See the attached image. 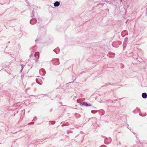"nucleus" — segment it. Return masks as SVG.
<instances>
[{"label":"nucleus","instance_id":"20e7f679","mask_svg":"<svg viewBox=\"0 0 147 147\" xmlns=\"http://www.w3.org/2000/svg\"><path fill=\"white\" fill-rule=\"evenodd\" d=\"M36 22V20L35 19H32L30 21V23L31 24H34Z\"/></svg>","mask_w":147,"mask_h":147},{"label":"nucleus","instance_id":"1a4fd4ad","mask_svg":"<svg viewBox=\"0 0 147 147\" xmlns=\"http://www.w3.org/2000/svg\"><path fill=\"white\" fill-rule=\"evenodd\" d=\"M34 10H33L32 11V13H31V18H33L34 17Z\"/></svg>","mask_w":147,"mask_h":147},{"label":"nucleus","instance_id":"39448f33","mask_svg":"<svg viewBox=\"0 0 147 147\" xmlns=\"http://www.w3.org/2000/svg\"><path fill=\"white\" fill-rule=\"evenodd\" d=\"M60 5V2L58 1H56L54 3V5L55 7H58Z\"/></svg>","mask_w":147,"mask_h":147},{"label":"nucleus","instance_id":"f03ea898","mask_svg":"<svg viewBox=\"0 0 147 147\" xmlns=\"http://www.w3.org/2000/svg\"><path fill=\"white\" fill-rule=\"evenodd\" d=\"M128 40L127 38H125L124 40L123 44V49H124L126 47Z\"/></svg>","mask_w":147,"mask_h":147},{"label":"nucleus","instance_id":"f3484780","mask_svg":"<svg viewBox=\"0 0 147 147\" xmlns=\"http://www.w3.org/2000/svg\"><path fill=\"white\" fill-rule=\"evenodd\" d=\"M55 50H53V51H54L55 52Z\"/></svg>","mask_w":147,"mask_h":147},{"label":"nucleus","instance_id":"ddd939ff","mask_svg":"<svg viewBox=\"0 0 147 147\" xmlns=\"http://www.w3.org/2000/svg\"><path fill=\"white\" fill-rule=\"evenodd\" d=\"M140 115L141 116H146V115H140Z\"/></svg>","mask_w":147,"mask_h":147},{"label":"nucleus","instance_id":"4468645a","mask_svg":"<svg viewBox=\"0 0 147 147\" xmlns=\"http://www.w3.org/2000/svg\"><path fill=\"white\" fill-rule=\"evenodd\" d=\"M56 52V53L57 54H58V53H59V52Z\"/></svg>","mask_w":147,"mask_h":147},{"label":"nucleus","instance_id":"9b49d317","mask_svg":"<svg viewBox=\"0 0 147 147\" xmlns=\"http://www.w3.org/2000/svg\"><path fill=\"white\" fill-rule=\"evenodd\" d=\"M33 55H34V54H33V53H32V54L31 53V54H30V57H31V56H33Z\"/></svg>","mask_w":147,"mask_h":147},{"label":"nucleus","instance_id":"7ed1b4c3","mask_svg":"<svg viewBox=\"0 0 147 147\" xmlns=\"http://www.w3.org/2000/svg\"><path fill=\"white\" fill-rule=\"evenodd\" d=\"M34 56L35 57V61L36 62L38 60V59L39 58V52H36L34 54Z\"/></svg>","mask_w":147,"mask_h":147},{"label":"nucleus","instance_id":"6e6552de","mask_svg":"<svg viewBox=\"0 0 147 147\" xmlns=\"http://www.w3.org/2000/svg\"><path fill=\"white\" fill-rule=\"evenodd\" d=\"M59 64V59H58L56 60V61L54 63V64L55 65H58Z\"/></svg>","mask_w":147,"mask_h":147},{"label":"nucleus","instance_id":"2eb2a0df","mask_svg":"<svg viewBox=\"0 0 147 147\" xmlns=\"http://www.w3.org/2000/svg\"><path fill=\"white\" fill-rule=\"evenodd\" d=\"M133 133L134 134H135V133H134V132H133Z\"/></svg>","mask_w":147,"mask_h":147},{"label":"nucleus","instance_id":"9d476101","mask_svg":"<svg viewBox=\"0 0 147 147\" xmlns=\"http://www.w3.org/2000/svg\"><path fill=\"white\" fill-rule=\"evenodd\" d=\"M21 67L22 68V69L21 70V71H22L23 68L24 67H23V65L21 64Z\"/></svg>","mask_w":147,"mask_h":147},{"label":"nucleus","instance_id":"423d86ee","mask_svg":"<svg viewBox=\"0 0 147 147\" xmlns=\"http://www.w3.org/2000/svg\"><path fill=\"white\" fill-rule=\"evenodd\" d=\"M81 104L83 105H85L86 106H91V105L90 104H88L87 103L85 102H83L81 103Z\"/></svg>","mask_w":147,"mask_h":147},{"label":"nucleus","instance_id":"f257e3e1","mask_svg":"<svg viewBox=\"0 0 147 147\" xmlns=\"http://www.w3.org/2000/svg\"><path fill=\"white\" fill-rule=\"evenodd\" d=\"M111 141V138H106L104 142L106 144H108L110 143Z\"/></svg>","mask_w":147,"mask_h":147},{"label":"nucleus","instance_id":"dca6fc26","mask_svg":"<svg viewBox=\"0 0 147 147\" xmlns=\"http://www.w3.org/2000/svg\"><path fill=\"white\" fill-rule=\"evenodd\" d=\"M37 39H36V40H35V41H37Z\"/></svg>","mask_w":147,"mask_h":147},{"label":"nucleus","instance_id":"a211bd4d","mask_svg":"<svg viewBox=\"0 0 147 147\" xmlns=\"http://www.w3.org/2000/svg\"><path fill=\"white\" fill-rule=\"evenodd\" d=\"M92 111H91V112H92Z\"/></svg>","mask_w":147,"mask_h":147},{"label":"nucleus","instance_id":"0eeeda50","mask_svg":"<svg viewBox=\"0 0 147 147\" xmlns=\"http://www.w3.org/2000/svg\"><path fill=\"white\" fill-rule=\"evenodd\" d=\"M142 97L144 98H146L147 97V94L145 92L143 93L142 94Z\"/></svg>","mask_w":147,"mask_h":147},{"label":"nucleus","instance_id":"f8f14e48","mask_svg":"<svg viewBox=\"0 0 147 147\" xmlns=\"http://www.w3.org/2000/svg\"><path fill=\"white\" fill-rule=\"evenodd\" d=\"M42 70H44V69H40V71H42Z\"/></svg>","mask_w":147,"mask_h":147}]
</instances>
